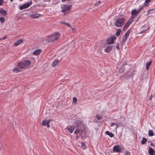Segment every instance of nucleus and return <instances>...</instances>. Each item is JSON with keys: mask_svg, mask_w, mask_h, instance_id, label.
Returning a JSON list of instances; mask_svg holds the SVG:
<instances>
[{"mask_svg": "<svg viewBox=\"0 0 155 155\" xmlns=\"http://www.w3.org/2000/svg\"><path fill=\"white\" fill-rule=\"evenodd\" d=\"M4 2L3 0H0V6L2 5Z\"/></svg>", "mask_w": 155, "mask_h": 155, "instance_id": "36", "label": "nucleus"}, {"mask_svg": "<svg viewBox=\"0 0 155 155\" xmlns=\"http://www.w3.org/2000/svg\"><path fill=\"white\" fill-rule=\"evenodd\" d=\"M0 13L4 15H6L7 14L6 12L3 9L0 10Z\"/></svg>", "mask_w": 155, "mask_h": 155, "instance_id": "22", "label": "nucleus"}, {"mask_svg": "<svg viewBox=\"0 0 155 155\" xmlns=\"http://www.w3.org/2000/svg\"><path fill=\"white\" fill-rule=\"evenodd\" d=\"M39 16L40 15L38 14H32L30 15V16L31 17V18L32 19L38 18L39 17Z\"/></svg>", "mask_w": 155, "mask_h": 155, "instance_id": "19", "label": "nucleus"}, {"mask_svg": "<svg viewBox=\"0 0 155 155\" xmlns=\"http://www.w3.org/2000/svg\"><path fill=\"white\" fill-rule=\"evenodd\" d=\"M121 32V31L120 29H117V31L116 33V35L117 37H118L120 35Z\"/></svg>", "mask_w": 155, "mask_h": 155, "instance_id": "29", "label": "nucleus"}, {"mask_svg": "<svg viewBox=\"0 0 155 155\" xmlns=\"http://www.w3.org/2000/svg\"><path fill=\"white\" fill-rule=\"evenodd\" d=\"M140 11H141L139 9H138L137 10H136V12L138 15Z\"/></svg>", "mask_w": 155, "mask_h": 155, "instance_id": "39", "label": "nucleus"}, {"mask_svg": "<svg viewBox=\"0 0 155 155\" xmlns=\"http://www.w3.org/2000/svg\"><path fill=\"white\" fill-rule=\"evenodd\" d=\"M31 62L29 60L22 61L19 63L17 67L14 69L13 71L15 73H18L21 71V69L24 68L29 66Z\"/></svg>", "mask_w": 155, "mask_h": 155, "instance_id": "1", "label": "nucleus"}, {"mask_svg": "<svg viewBox=\"0 0 155 155\" xmlns=\"http://www.w3.org/2000/svg\"><path fill=\"white\" fill-rule=\"evenodd\" d=\"M76 139H78L79 138V136L78 135L76 136Z\"/></svg>", "mask_w": 155, "mask_h": 155, "instance_id": "49", "label": "nucleus"}, {"mask_svg": "<svg viewBox=\"0 0 155 155\" xmlns=\"http://www.w3.org/2000/svg\"><path fill=\"white\" fill-rule=\"evenodd\" d=\"M150 11V10H148V12H149V11ZM149 14V12H148V13H147V15H148Z\"/></svg>", "mask_w": 155, "mask_h": 155, "instance_id": "50", "label": "nucleus"}, {"mask_svg": "<svg viewBox=\"0 0 155 155\" xmlns=\"http://www.w3.org/2000/svg\"><path fill=\"white\" fill-rule=\"evenodd\" d=\"M42 52L41 49H38L35 50L33 52V54L34 55H39Z\"/></svg>", "mask_w": 155, "mask_h": 155, "instance_id": "17", "label": "nucleus"}, {"mask_svg": "<svg viewBox=\"0 0 155 155\" xmlns=\"http://www.w3.org/2000/svg\"><path fill=\"white\" fill-rule=\"evenodd\" d=\"M81 129L80 128H78V129H77L74 131V133L75 134H77L79 133H80V130Z\"/></svg>", "mask_w": 155, "mask_h": 155, "instance_id": "34", "label": "nucleus"}, {"mask_svg": "<svg viewBox=\"0 0 155 155\" xmlns=\"http://www.w3.org/2000/svg\"><path fill=\"white\" fill-rule=\"evenodd\" d=\"M151 0H146L144 4V5L145 6H148L149 5L148 3L150 2Z\"/></svg>", "mask_w": 155, "mask_h": 155, "instance_id": "28", "label": "nucleus"}, {"mask_svg": "<svg viewBox=\"0 0 155 155\" xmlns=\"http://www.w3.org/2000/svg\"><path fill=\"white\" fill-rule=\"evenodd\" d=\"M71 28L72 29V30H73V31H74L75 30V29L74 28H73L71 27Z\"/></svg>", "mask_w": 155, "mask_h": 155, "instance_id": "44", "label": "nucleus"}, {"mask_svg": "<svg viewBox=\"0 0 155 155\" xmlns=\"http://www.w3.org/2000/svg\"><path fill=\"white\" fill-rule=\"evenodd\" d=\"M99 5V4H98V3H95V4H94V5H95V6H98V5Z\"/></svg>", "mask_w": 155, "mask_h": 155, "instance_id": "42", "label": "nucleus"}, {"mask_svg": "<svg viewBox=\"0 0 155 155\" xmlns=\"http://www.w3.org/2000/svg\"><path fill=\"white\" fill-rule=\"evenodd\" d=\"M130 24H128V23H127V22L125 25L124 26L123 28V30L124 31H125L126 29H127V28L129 26Z\"/></svg>", "mask_w": 155, "mask_h": 155, "instance_id": "21", "label": "nucleus"}, {"mask_svg": "<svg viewBox=\"0 0 155 155\" xmlns=\"http://www.w3.org/2000/svg\"><path fill=\"white\" fill-rule=\"evenodd\" d=\"M60 34L58 32H56L49 36L47 39L48 42H51L58 40L59 38Z\"/></svg>", "mask_w": 155, "mask_h": 155, "instance_id": "2", "label": "nucleus"}, {"mask_svg": "<svg viewBox=\"0 0 155 155\" xmlns=\"http://www.w3.org/2000/svg\"><path fill=\"white\" fill-rule=\"evenodd\" d=\"M32 4V2L31 1L30 2H27L26 3L23 4L22 5L19 6V9L21 10H22L24 9H25L29 7Z\"/></svg>", "mask_w": 155, "mask_h": 155, "instance_id": "5", "label": "nucleus"}, {"mask_svg": "<svg viewBox=\"0 0 155 155\" xmlns=\"http://www.w3.org/2000/svg\"><path fill=\"white\" fill-rule=\"evenodd\" d=\"M113 150L114 151L120 152L121 151V150L120 146L116 145L113 148Z\"/></svg>", "mask_w": 155, "mask_h": 155, "instance_id": "11", "label": "nucleus"}, {"mask_svg": "<svg viewBox=\"0 0 155 155\" xmlns=\"http://www.w3.org/2000/svg\"><path fill=\"white\" fill-rule=\"evenodd\" d=\"M60 23L61 24H64L65 25L66 23H65L64 22H60Z\"/></svg>", "mask_w": 155, "mask_h": 155, "instance_id": "43", "label": "nucleus"}, {"mask_svg": "<svg viewBox=\"0 0 155 155\" xmlns=\"http://www.w3.org/2000/svg\"><path fill=\"white\" fill-rule=\"evenodd\" d=\"M152 95H151L150 97L149 100L151 101L152 100Z\"/></svg>", "mask_w": 155, "mask_h": 155, "instance_id": "40", "label": "nucleus"}, {"mask_svg": "<svg viewBox=\"0 0 155 155\" xmlns=\"http://www.w3.org/2000/svg\"><path fill=\"white\" fill-rule=\"evenodd\" d=\"M13 0H10L11 2H12Z\"/></svg>", "mask_w": 155, "mask_h": 155, "instance_id": "51", "label": "nucleus"}, {"mask_svg": "<svg viewBox=\"0 0 155 155\" xmlns=\"http://www.w3.org/2000/svg\"><path fill=\"white\" fill-rule=\"evenodd\" d=\"M134 18V17L133 16H131L130 19L127 22L130 25L133 21V18Z\"/></svg>", "mask_w": 155, "mask_h": 155, "instance_id": "26", "label": "nucleus"}, {"mask_svg": "<svg viewBox=\"0 0 155 155\" xmlns=\"http://www.w3.org/2000/svg\"><path fill=\"white\" fill-rule=\"evenodd\" d=\"M97 3H98V4H99V5L100 4V3H101L100 1H99Z\"/></svg>", "mask_w": 155, "mask_h": 155, "instance_id": "48", "label": "nucleus"}, {"mask_svg": "<svg viewBox=\"0 0 155 155\" xmlns=\"http://www.w3.org/2000/svg\"><path fill=\"white\" fill-rule=\"evenodd\" d=\"M148 153L150 155H154L155 154V151L152 148L150 147H149Z\"/></svg>", "mask_w": 155, "mask_h": 155, "instance_id": "13", "label": "nucleus"}, {"mask_svg": "<svg viewBox=\"0 0 155 155\" xmlns=\"http://www.w3.org/2000/svg\"><path fill=\"white\" fill-rule=\"evenodd\" d=\"M65 25H66L68 27H69L70 28H71V27L69 23H66Z\"/></svg>", "mask_w": 155, "mask_h": 155, "instance_id": "37", "label": "nucleus"}, {"mask_svg": "<svg viewBox=\"0 0 155 155\" xmlns=\"http://www.w3.org/2000/svg\"><path fill=\"white\" fill-rule=\"evenodd\" d=\"M60 62V61L58 60H56L54 61L52 63V66L53 67L59 64V63Z\"/></svg>", "mask_w": 155, "mask_h": 155, "instance_id": "18", "label": "nucleus"}, {"mask_svg": "<svg viewBox=\"0 0 155 155\" xmlns=\"http://www.w3.org/2000/svg\"><path fill=\"white\" fill-rule=\"evenodd\" d=\"M147 141V139L144 137H143L142 138V140L141 141V144H145V143Z\"/></svg>", "mask_w": 155, "mask_h": 155, "instance_id": "27", "label": "nucleus"}, {"mask_svg": "<svg viewBox=\"0 0 155 155\" xmlns=\"http://www.w3.org/2000/svg\"><path fill=\"white\" fill-rule=\"evenodd\" d=\"M71 5L69 6L67 5H65L64 6H61V11L63 13H64V15H67L70 12L69 10L71 9Z\"/></svg>", "mask_w": 155, "mask_h": 155, "instance_id": "3", "label": "nucleus"}, {"mask_svg": "<svg viewBox=\"0 0 155 155\" xmlns=\"http://www.w3.org/2000/svg\"><path fill=\"white\" fill-rule=\"evenodd\" d=\"M116 48H117V49L119 50L120 49L119 48V43H117V46H116Z\"/></svg>", "mask_w": 155, "mask_h": 155, "instance_id": "35", "label": "nucleus"}, {"mask_svg": "<svg viewBox=\"0 0 155 155\" xmlns=\"http://www.w3.org/2000/svg\"><path fill=\"white\" fill-rule=\"evenodd\" d=\"M116 39V37L115 36H112L109 38L107 40V44H112L114 43V41Z\"/></svg>", "mask_w": 155, "mask_h": 155, "instance_id": "6", "label": "nucleus"}, {"mask_svg": "<svg viewBox=\"0 0 155 155\" xmlns=\"http://www.w3.org/2000/svg\"><path fill=\"white\" fill-rule=\"evenodd\" d=\"M84 130L85 129H83L82 128H81L80 131V135L81 136L82 138L83 139L84 138H86V132Z\"/></svg>", "mask_w": 155, "mask_h": 155, "instance_id": "10", "label": "nucleus"}, {"mask_svg": "<svg viewBox=\"0 0 155 155\" xmlns=\"http://www.w3.org/2000/svg\"><path fill=\"white\" fill-rule=\"evenodd\" d=\"M151 61H150L149 62H147L146 64V69L147 70H148L149 67L151 65Z\"/></svg>", "mask_w": 155, "mask_h": 155, "instance_id": "20", "label": "nucleus"}, {"mask_svg": "<svg viewBox=\"0 0 155 155\" xmlns=\"http://www.w3.org/2000/svg\"><path fill=\"white\" fill-rule=\"evenodd\" d=\"M131 15H132V16H133L134 18H135L138 15L136 9L133 10L131 11Z\"/></svg>", "mask_w": 155, "mask_h": 155, "instance_id": "15", "label": "nucleus"}, {"mask_svg": "<svg viewBox=\"0 0 155 155\" xmlns=\"http://www.w3.org/2000/svg\"><path fill=\"white\" fill-rule=\"evenodd\" d=\"M6 37H3V39H5L6 38Z\"/></svg>", "mask_w": 155, "mask_h": 155, "instance_id": "47", "label": "nucleus"}, {"mask_svg": "<svg viewBox=\"0 0 155 155\" xmlns=\"http://www.w3.org/2000/svg\"><path fill=\"white\" fill-rule=\"evenodd\" d=\"M143 7H142L141 8H139V9L141 11L142 9H143Z\"/></svg>", "mask_w": 155, "mask_h": 155, "instance_id": "45", "label": "nucleus"}, {"mask_svg": "<svg viewBox=\"0 0 155 155\" xmlns=\"http://www.w3.org/2000/svg\"><path fill=\"white\" fill-rule=\"evenodd\" d=\"M148 135L149 136H152L154 135L153 132V130H150L148 132Z\"/></svg>", "mask_w": 155, "mask_h": 155, "instance_id": "25", "label": "nucleus"}, {"mask_svg": "<svg viewBox=\"0 0 155 155\" xmlns=\"http://www.w3.org/2000/svg\"><path fill=\"white\" fill-rule=\"evenodd\" d=\"M23 41L22 39H20L17 40V42L14 43V45L15 46H17L22 43Z\"/></svg>", "mask_w": 155, "mask_h": 155, "instance_id": "16", "label": "nucleus"}, {"mask_svg": "<svg viewBox=\"0 0 155 155\" xmlns=\"http://www.w3.org/2000/svg\"><path fill=\"white\" fill-rule=\"evenodd\" d=\"M107 135H109L110 137H112L114 136V134L112 133L107 130Z\"/></svg>", "mask_w": 155, "mask_h": 155, "instance_id": "24", "label": "nucleus"}, {"mask_svg": "<svg viewBox=\"0 0 155 155\" xmlns=\"http://www.w3.org/2000/svg\"><path fill=\"white\" fill-rule=\"evenodd\" d=\"M115 126V129H116L117 127H118V125H117V124H116L115 123H112L110 125V127H112L113 126Z\"/></svg>", "mask_w": 155, "mask_h": 155, "instance_id": "31", "label": "nucleus"}, {"mask_svg": "<svg viewBox=\"0 0 155 155\" xmlns=\"http://www.w3.org/2000/svg\"><path fill=\"white\" fill-rule=\"evenodd\" d=\"M105 133L106 134H107V131L105 132Z\"/></svg>", "mask_w": 155, "mask_h": 155, "instance_id": "52", "label": "nucleus"}, {"mask_svg": "<svg viewBox=\"0 0 155 155\" xmlns=\"http://www.w3.org/2000/svg\"><path fill=\"white\" fill-rule=\"evenodd\" d=\"M5 18L4 17H0V21L2 23L4 22L5 21Z\"/></svg>", "mask_w": 155, "mask_h": 155, "instance_id": "33", "label": "nucleus"}, {"mask_svg": "<svg viewBox=\"0 0 155 155\" xmlns=\"http://www.w3.org/2000/svg\"><path fill=\"white\" fill-rule=\"evenodd\" d=\"M81 147L82 149H84L86 148V146L85 144L84 143H81Z\"/></svg>", "mask_w": 155, "mask_h": 155, "instance_id": "30", "label": "nucleus"}, {"mask_svg": "<svg viewBox=\"0 0 155 155\" xmlns=\"http://www.w3.org/2000/svg\"><path fill=\"white\" fill-rule=\"evenodd\" d=\"M75 124L77 125V127L80 129L82 128L85 129V127L81 121L80 120H77L75 122Z\"/></svg>", "mask_w": 155, "mask_h": 155, "instance_id": "7", "label": "nucleus"}, {"mask_svg": "<svg viewBox=\"0 0 155 155\" xmlns=\"http://www.w3.org/2000/svg\"><path fill=\"white\" fill-rule=\"evenodd\" d=\"M150 145L151 146H153V143H150Z\"/></svg>", "mask_w": 155, "mask_h": 155, "instance_id": "46", "label": "nucleus"}, {"mask_svg": "<svg viewBox=\"0 0 155 155\" xmlns=\"http://www.w3.org/2000/svg\"><path fill=\"white\" fill-rule=\"evenodd\" d=\"M130 32V30H128L125 33L124 36L123 38V40L122 41V43H124L125 42L126 40L127 39V37L128 36Z\"/></svg>", "mask_w": 155, "mask_h": 155, "instance_id": "8", "label": "nucleus"}, {"mask_svg": "<svg viewBox=\"0 0 155 155\" xmlns=\"http://www.w3.org/2000/svg\"><path fill=\"white\" fill-rule=\"evenodd\" d=\"M77 99L75 97H74L73 98V101L74 102H76L77 101Z\"/></svg>", "mask_w": 155, "mask_h": 155, "instance_id": "38", "label": "nucleus"}, {"mask_svg": "<svg viewBox=\"0 0 155 155\" xmlns=\"http://www.w3.org/2000/svg\"><path fill=\"white\" fill-rule=\"evenodd\" d=\"M113 45H110L107 46V53L110 51L112 48Z\"/></svg>", "mask_w": 155, "mask_h": 155, "instance_id": "23", "label": "nucleus"}, {"mask_svg": "<svg viewBox=\"0 0 155 155\" xmlns=\"http://www.w3.org/2000/svg\"><path fill=\"white\" fill-rule=\"evenodd\" d=\"M96 117L97 120H101L102 119V117L101 115H99L98 114H97L96 115Z\"/></svg>", "mask_w": 155, "mask_h": 155, "instance_id": "32", "label": "nucleus"}, {"mask_svg": "<svg viewBox=\"0 0 155 155\" xmlns=\"http://www.w3.org/2000/svg\"><path fill=\"white\" fill-rule=\"evenodd\" d=\"M75 128V127L74 126H72L67 128L68 130L70 133H72Z\"/></svg>", "mask_w": 155, "mask_h": 155, "instance_id": "14", "label": "nucleus"}, {"mask_svg": "<svg viewBox=\"0 0 155 155\" xmlns=\"http://www.w3.org/2000/svg\"><path fill=\"white\" fill-rule=\"evenodd\" d=\"M106 45L105 44L103 43L101 44V46L100 47V52H102L103 50H104L105 52H107V47H106Z\"/></svg>", "mask_w": 155, "mask_h": 155, "instance_id": "9", "label": "nucleus"}, {"mask_svg": "<svg viewBox=\"0 0 155 155\" xmlns=\"http://www.w3.org/2000/svg\"><path fill=\"white\" fill-rule=\"evenodd\" d=\"M49 122V120L47 121L46 120H44L42 122V125L43 126H47V127L48 128L50 127Z\"/></svg>", "mask_w": 155, "mask_h": 155, "instance_id": "12", "label": "nucleus"}, {"mask_svg": "<svg viewBox=\"0 0 155 155\" xmlns=\"http://www.w3.org/2000/svg\"><path fill=\"white\" fill-rule=\"evenodd\" d=\"M126 153L127 155H130V152L128 151H126Z\"/></svg>", "mask_w": 155, "mask_h": 155, "instance_id": "41", "label": "nucleus"}, {"mask_svg": "<svg viewBox=\"0 0 155 155\" xmlns=\"http://www.w3.org/2000/svg\"><path fill=\"white\" fill-rule=\"evenodd\" d=\"M125 19L123 18L117 19L114 23V25L117 27H121L124 25Z\"/></svg>", "mask_w": 155, "mask_h": 155, "instance_id": "4", "label": "nucleus"}]
</instances>
